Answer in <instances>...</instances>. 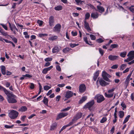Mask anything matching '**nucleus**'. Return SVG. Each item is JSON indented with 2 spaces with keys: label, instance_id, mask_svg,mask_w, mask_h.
Returning <instances> with one entry per match:
<instances>
[{
  "label": "nucleus",
  "instance_id": "obj_1",
  "mask_svg": "<svg viewBox=\"0 0 134 134\" xmlns=\"http://www.w3.org/2000/svg\"><path fill=\"white\" fill-rule=\"evenodd\" d=\"M5 94L7 96V99L9 103H14L17 102V101L15 99L16 98V95L10 93L8 90Z\"/></svg>",
  "mask_w": 134,
  "mask_h": 134
},
{
  "label": "nucleus",
  "instance_id": "obj_2",
  "mask_svg": "<svg viewBox=\"0 0 134 134\" xmlns=\"http://www.w3.org/2000/svg\"><path fill=\"white\" fill-rule=\"evenodd\" d=\"M19 115V113L16 110H11L9 113L8 116L12 119L16 118Z\"/></svg>",
  "mask_w": 134,
  "mask_h": 134
},
{
  "label": "nucleus",
  "instance_id": "obj_3",
  "mask_svg": "<svg viewBox=\"0 0 134 134\" xmlns=\"http://www.w3.org/2000/svg\"><path fill=\"white\" fill-rule=\"evenodd\" d=\"M94 99L96 100L97 102L98 103H101L105 99L103 95L99 94H97L95 96Z\"/></svg>",
  "mask_w": 134,
  "mask_h": 134
},
{
  "label": "nucleus",
  "instance_id": "obj_4",
  "mask_svg": "<svg viewBox=\"0 0 134 134\" xmlns=\"http://www.w3.org/2000/svg\"><path fill=\"white\" fill-rule=\"evenodd\" d=\"M94 104V100H92L91 101L87 103L85 107L86 108H88L91 111L92 110L93 106Z\"/></svg>",
  "mask_w": 134,
  "mask_h": 134
},
{
  "label": "nucleus",
  "instance_id": "obj_5",
  "mask_svg": "<svg viewBox=\"0 0 134 134\" xmlns=\"http://www.w3.org/2000/svg\"><path fill=\"white\" fill-rule=\"evenodd\" d=\"M68 115V113H63L62 112L59 113L57 116L56 120H58L60 119L67 116Z\"/></svg>",
  "mask_w": 134,
  "mask_h": 134
},
{
  "label": "nucleus",
  "instance_id": "obj_6",
  "mask_svg": "<svg viewBox=\"0 0 134 134\" xmlns=\"http://www.w3.org/2000/svg\"><path fill=\"white\" fill-rule=\"evenodd\" d=\"M73 95V92L71 91H68L66 92L65 97L66 99H64V100L65 101L66 100L72 97Z\"/></svg>",
  "mask_w": 134,
  "mask_h": 134
},
{
  "label": "nucleus",
  "instance_id": "obj_7",
  "mask_svg": "<svg viewBox=\"0 0 134 134\" xmlns=\"http://www.w3.org/2000/svg\"><path fill=\"white\" fill-rule=\"evenodd\" d=\"M86 90L85 85L84 84H81L79 86V91L81 93H83Z\"/></svg>",
  "mask_w": 134,
  "mask_h": 134
},
{
  "label": "nucleus",
  "instance_id": "obj_8",
  "mask_svg": "<svg viewBox=\"0 0 134 134\" xmlns=\"http://www.w3.org/2000/svg\"><path fill=\"white\" fill-rule=\"evenodd\" d=\"M82 115V113L81 112L77 113L72 119V121H76L81 118Z\"/></svg>",
  "mask_w": 134,
  "mask_h": 134
},
{
  "label": "nucleus",
  "instance_id": "obj_9",
  "mask_svg": "<svg viewBox=\"0 0 134 134\" xmlns=\"http://www.w3.org/2000/svg\"><path fill=\"white\" fill-rule=\"evenodd\" d=\"M99 82L100 85L102 86H105L109 85V83L104 81L102 79H99Z\"/></svg>",
  "mask_w": 134,
  "mask_h": 134
},
{
  "label": "nucleus",
  "instance_id": "obj_10",
  "mask_svg": "<svg viewBox=\"0 0 134 134\" xmlns=\"http://www.w3.org/2000/svg\"><path fill=\"white\" fill-rule=\"evenodd\" d=\"M58 124L55 122L53 123L50 126V130L53 131L57 127Z\"/></svg>",
  "mask_w": 134,
  "mask_h": 134
},
{
  "label": "nucleus",
  "instance_id": "obj_11",
  "mask_svg": "<svg viewBox=\"0 0 134 134\" xmlns=\"http://www.w3.org/2000/svg\"><path fill=\"white\" fill-rule=\"evenodd\" d=\"M91 116V114L88 115L86 119V120L87 121L88 120H89V122H87V124H91L92 122L94 120V118H92L90 117Z\"/></svg>",
  "mask_w": 134,
  "mask_h": 134
},
{
  "label": "nucleus",
  "instance_id": "obj_12",
  "mask_svg": "<svg viewBox=\"0 0 134 134\" xmlns=\"http://www.w3.org/2000/svg\"><path fill=\"white\" fill-rule=\"evenodd\" d=\"M61 26H55L53 29V31L55 32L59 33L60 31Z\"/></svg>",
  "mask_w": 134,
  "mask_h": 134
},
{
  "label": "nucleus",
  "instance_id": "obj_13",
  "mask_svg": "<svg viewBox=\"0 0 134 134\" xmlns=\"http://www.w3.org/2000/svg\"><path fill=\"white\" fill-rule=\"evenodd\" d=\"M119 56L116 55H110L109 56L108 59L111 61H113L118 59Z\"/></svg>",
  "mask_w": 134,
  "mask_h": 134
},
{
  "label": "nucleus",
  "instance_id": "obj_14",
  "mask_svg": "<svg viewBox=\"0 0 134 134\" xmlns=\"http://www.w3.org/2000/svg\"><path fill=\"white\" fill-rule=\"evenodd\" d=\"M127 56L131 58V59L133 60L134 59V50L130 51L127 55Z\"/></svg>",
  "mask_w": 134,
  "mask_h": 134
},
{
  "label": "nucleus",
  "instance_id": "obj_15",
  "mask_svg": "<svg viewBox=\"0 0 134 134\" xmlns=\"http://www.w3.org/2000/svg\"><path fill=\"white\" fill-rule=\"evenodd\" d=\"M60 51L59 47L57 46H54L52 49V52L53 53H58Z\"/></svg>",
  "mask_w": 134,
  "mask_h": 134
},
{
  "label": "nucleus",
  "instance_id": "obj_16",
  "mask_svg": "<svg viewBox=\"0 0 134 134\" xmlns=\"http://www.w3.org/2000/svg\"><path fill=\"white\" fill-rule=\"evenodd\" d=\"M1 71L3 75H5L6 74V68L4 65H2L0 66Z\"/></svg>",
  "mask_w": 134,
  "mask_h": 134
},
{
  "label": "nucleus",
  "instance_id": "obj_17",
  "mask_svg": "<svg viewBox=\"0 0 134 134\" xmlns=\"http://www.w3.org/2000/svg\"><path fill=\"white\" fill-rule=\"evenodd\" d=\"M99 74V70L95 72H94V76L93 77V79L94 81H96L97 79L98 76Z\"/></svg>",
  "mask_w": 134,
  "mask_h": 134
},
{
  "label": "nucleus",
  "instance_id": "obj_18",
  "mask_svg": "<svg viewBox=\"0 0 134 134\" xmlns=\"http://www.w3.org/2000/svg\"><path fill=\"white\" fill-rule=\"evenodd\" d=\"M99 16L98 13H92L91 14V17L93 19H96Z\"/></svg>",
  "mask_w": 134,
  "mask_h": 134
},
{
  "label": "nucleus",
  "instance_id": "obj_19",
  "mask_svg": "<svg viewBox=\"0 0 134 134\" xmlns=\"http://www.w3.org/2000/svg\"><path fill=\"white\" fill-rule=\"evenodd\" d=\"M54 22V17L53 16H51L49 19V23L50 25H52L53 24Z\"/></svg>",
  "mask_w": 134,
  "mask_h": 134
},
{
  "label": "nucleus",
  "instance_id": "obj_20",
  "mask_svg": "<svg viewBox=\"0 0 134 134\" xmlns=\"http://www.w3.org/2000/svg\"><path fill=\"white\" fill-rule=\"evenodd\" d=\"M97 10L100 13H102L104 11V8L102 6H97Z\"/></svg>",
  "mask_w": 134,
  "mask_h": 134
},
{
  "label": "nucleus",
  "instance_id": "obj_21",
  "mask_svg": "<svg viewBox=\"0 0 134 134\" xmlns=\"http://www.w3.org/2000/svg\"><path fill=\"white\" fill-rule=\"evenodd\" d=\"M27 108L25 106H23L21 107L19 110L18 111H20L21 112H24L27 111Z\"/></svg>",
  "mask_w": 134,
  "mask_h": 134
},
{
  "label": "nucleus",
  "instance_id": "obj_22",
  "mask_svg": "<svg viewBox=\"0 0 134 134\" xmlns=\"http://www.w3.org/2000/svg\"><path fill=\"white\" fill-rule=\"evenodd\" d=\"M0 32L2 35L4 36H8V34L7 32H5L4 30L1 27H0Z\"/></svg>",
  "mask_w": 134,
  "mask_h": 134
},
{
  "label": "nucleus",
  "instance_id": "obj_23",
  "mask_svg": "<svg viewBox=\"0 0 134 134\" xmlns=\"http://www.w3.org/2000/svg\"><path fill=\"white\" fill-rule=\"evenodd\" d=\"M87 96H83L79 101V104H81L83 102H85L87 99Z\"/></svg>",
  "mask_w": 134,
  "mask_h": 134
},
{
  "label": "nucleus",
  "instance_id": "obj_24",
  "mask_svg": "<svg viewBox=\"0 0 134 134\" xmlns=\"http://www.w3.org/2000/svg\"><path fill=\"white\" fill-rule=\"evenodd\" d=\"M71 49L69 47L65 48L63 50V52L64 53H66L70 51L71 50Z\"/></svg>",
  "mask_w": 134,
  "mask_h": 134
},
{
  "label": "nucleus",
  "instance_id": "obj_25",
  "mask_svg": "<svg viewBox=\"0 0 134 134\" xmlns=\"http://www.w3.org/2000/svg\"><path fill=\"white\" fill-rule=\"evenodd\" d=\"M48 99L47 98H46L45 97H44V99L42 100V102L47 107H48Z\"/></svg>",
  "mask_w": 134,
  "mask_h": 134
},
{
  "label": "nucleus",
  "instance_id": "obj_26",
  "mask_svg": "<svg viewBox=\"0 0 134 134\" xmlns=\"http://www.w3.org/2000/svg\"><path fill=\"white\" fill-rule=\"evenodd\" d=\"M114 95V93H112L110 94H108L106 93H105V96L108 98H110L112 97Z\"/></svg>",
  "mask_w": 134,
  "mask_h": 134
},
{
  "label": "nucleus",
  "instance_id": "obj_27",
  "mask_svg": "<svg viewBox=\"0 0 134 134\" xmlns=\"http://www.w3.org/2000/svg\"><path fill=\"white\" fill-rule=\"evenodd\" d=\"M9 26L10 29L12 31H13V30L14 31L15 30L18 31V30L15 26Z\"/></svg>",
  "mask_w": 134,
  "mask_h": 134
},
{
  "label": "nucleus",
  "instance_id": "obj_28",
  "mask_svg": "<svg viewBox=\"0 0 134 134\" xmlns=\"http://www.w3.org/2000/svg\"><path fill=\"white\" fill-rule=\"evenodd\" d=\"M58 38V37L56 36H53L49 37V40H50L52 41H54L55 40H56Z\"/></svg>",
  "mask_w": 134,
  "mask_h": 134
},
{
  "label": "nucleus",
  "instance_id": "obj_29",
  "mask_svg": "<svg viewBox=\"0 0 134 134\" xmlns=\"http://www.w3.org/2000/svg\"><path fill=\"white\" fill-rule=\"evenodd\" d=\"M130 117V115H128L125 118L124 120V121L123 122V124H125L128 121Z\"/></svg>",
  "mask_w": 134,
  "mask_h": 134
},
{
  "label": "nucleus",
  "instance_id": "obj_30",
  "mask_svg": "<svg viewBox=\"0 0 134 134\" xmlns=\"http://www.w3.org/2000/svg\"><path fill=\"white\" fill-rule=\"evenodd\" d=\"M127 52L125 51L121 53L120 54V56L124 58L126 55Z\"/></svg>",
  "mask_w": 134,
  "mask_h": 134
},
{
  "label": "nucleus",
  "instance_id": "obj_31",
  "mask_svg": "<svg viewBox=\"0 0 134 134\" xmlns=\"http://www.w3.org/2000/svg\"><path fill=\"white\" fill-rule=\"evenodd\" d=\"M119 116L120 118H122L124 115V112L122 111H120L119 112Z\"/></svg>",
  "mask_w": 134,
  "mask_h": 134
},
{
  "label": "nucleus",
  "instance_id": "obj_32",
  "mask_svg": "<svg viewBox=\"0 0 134 134\" xmlns=\"http://www.w3.org/2000/svg\"><path fill=\"white\" fill-rule=\"evenodd\" d=\"M119 47V45L117 44H111L110 46V47L112 49L118 48Z\"/></svg>",
  "mask_w": 134,
  "mask_h": 134
},
{
  "label": "nucleus",
  "instance_id": "obj_33",
  "mask_svg": "<svg viewBox=\"0 0 134 134\" xmlns=\"http://www.w3.org/2000/svg\"><path fill=\"white\" fill-rule=\"evenodd\" d=\"M62 6L61 5L55 7L54 9L57 10H60L62 9Z\"/></svg>",
  "mask_w": 134,
  "mask_h": 134
},
{
  "label": "nucleus",
  "instance_id": "obj_34",
  "mask_svg": "<svg viewBox=\"0 0 134 134\" xmlns=\"http://www.w3.org/2000/svg\"><path fill=\"white\" fill-rule=\"evenodd\" d=\"M83 39L84 41L86 43V44L90 45H92V44H90L89 43L87 40V37H83Z\"/></svg>",
  "mask_w": 134,
  "mask_h": 134
},
{
  "label": "nucleus",
  "instance_id": "obj_35",
  "mask_svg": "<svg viewBox=\"0 0 134 134\" xmlns=\"http://www.w3.org/2000/svg\"><path fill=\"white\" fill-rule=\"evenodd\" d=\"M126 66V64H122L120 66V70H123Z\"/></svg>",
  "mask_w": 134,
  "mask_h": 134
},
{
  "label": "nucleus",
  "instance_id": "obj_36",
  "mask_svg": "<svg viewBox=\"0 0 134 134\" xmlns=\"http://www.w3.org/2000/svg\"><path fill=\"white\" fill-rule=\"evenodd\" d=\"M14 126V124H13L11 126H9L6 125H4V127L6 129H12Z\"/></svg>",
  "mask_w": 134,
  "mask_h": 134
},
{
  "label": "nucleus",
  "instance_id": "obj_37",
  "mask_svg": "<svg viewBox=\"0 0 134 134\" xmlns=\"http://www.w3.org/2000/svg\"><path fill=\"white\" fill-rule=\"evenodd\" d=\"M107 119L106 117H104L102 118V119L100 121V122L101 123H103L107 121Z\"/></svg>",
  "mask_w": 134,
  "mask_h": 134
},
{
  "label": "nucleus",
  "instance_id": "obj_38",
  "mask_svg": "<svg viewBox=\"0 0 134 134\" xmlns=\"http://www.w3.org/2000/svg\"><path fill=\"white\" fill-rule=\"evenodd\" d=\"M0 90L3 91L5 93L6 92H7V91L6 88L1 85H0Z\"/></svg>",
  "mask_w": 134,
  "mask_h": 134
},
{
  "label": "nucleus",
  "instance_id": "obj_39",
  "mask_svg": "<svg viewBox=\"0 0 134 134\" xmlns=\"http://www.w3.org/2000/svg\"><path fill=\"white\" fill-rule=\"evenodd\" d=\"M51 88V87L49 86L46 85L44 86L43 88L44 90L47 91Z\"/></svg>",
  "mask_w": 134,
  "mask_h": 134
},
{
  "label": "nucleus",
  "instance_id": "obj_40",
  "mask_svg": "<svg viewBox=\"0 0 134 134\" xmlns=\"http://www.w3.org/2000/svg\"><path fill=\"white\" fill-rule=\"evenodd\" d=\"M85 26V28L87 29V31L89 32H90L91 31V29L90 27L89 26Z\"/></svg>",
  "mask_w": 134,
  "mask_h": 134
},
{
  "label": "nucleus",
  "instance_id": "obj_41",
  "mask_svg": "<svg viewBox=\"0 0 134 134\" xmlns=\"http://www.w3.org/2000/svg\"><path fill=\"white\" fill-rule=\"evenodd\" d=\"M48 34H38V36L40 37H42L44 36H47Z\"/></svg>",
  "mask_w": 134,
  "mask_h": 134
},
{
  "label": "nucleus",
  "instance_id": "obj_42",
  "mask_svg": "<svg viewBox=\"0 0 134 134\" xmlns=\"http://www.w3.org/2000/svg\"><path fill=\"white\" fill-rule=\"evenodd\" d=\"M52 60V58H51L47 57L44 59L45 61L46 62L51 61Z\"/></svg>",
  "mask_w": 134,
  "mask_h": 134
},
{
  "label": "nucleus",
  "instance_id": "obj_43",
  "mask_svg": "<svg viewBox=\"0 0 134 134\" xmlns=\"http://www.w3.org/2000/svg\"><path fill=\"white\" fill-rule=\"evenodd\" d=\"M90 14L89 13H87L85 15V19H88L90 17Z\"/></svg>",
  "mask_w": 134,
  "mask_h": 134
},
{
  "label": "nucleus",
  "instance_id": "obj_44",
  "mask_svg": "<svg viewBox=\"0 0 134 134\" xmlns=\"http://www.w3.org/2000/svg\"><path fill=\"white\" fill-rule=\"evenodd\" d=\"M99 52L101 56H103L104 54L103 51L101 48H99L98 49Z\"/></svg>",
  "mask_w": 134,
  "mask_h": 134
},
{
  "label": "nucleus",
  "instance_id": "obj_45",
  "mask_svg": "<svg viewBox=\"0 0 134 134\" xmlns=\"http://www.w3.org/2000/svg\"><path fill=\"white\" fill-rule=\"evenodd\" d=\"M70 107H67V108L64 109H63L61 110V111H68L69 110V109L71 108Z\"/></svg>",
  "mask_w": 134,
  "mask_h": 134
},
{
  "label": "nucleus",
  "instance_id": "obj_46",
  "mask_svg": "<svg viewBox=\"0 0 134 134\" xmlns=\"http://www.w3.org/2000/svg\"><path fill=\"white\" fill-rule=\"evenodd\" d=\"M132 60L131 59V58L130 57H128L126 59L124 60V62H128Z\"/></svg>",
  "mask_w": 134,
  "mask_h": 134
},
{
  "label": "nucleus",
  "instance_id": "obj_47",
  "mask_svg": "<svg viewBox=\"0 0 134 134\" xmlns=\"http://www.w3.org/2000/svg\"><path fill=\"white\" fill-rule=\"evenodd\" d=\"M96 41L98 43H101L103 42L104 41L101 38H99L97 39L96 40Z\"/></svg>",
  "mask_w": 134,
  "mask_h": 134
},
{
  "label": "nucleus",
  "instance_id": "obj_48",
  "mask_svg": "<svg viewBox=\"0 0 134 134\" xmlns=\"http://www.w3.org/2000/svg\"><path fill=\"white\" fill-rule=\"evenodd\" d=\"M8 36H9L11 38H12V40L15 43H17L18 40H17V39L15 37L12 38V37L9 36V35H8Z\"/></svg>",
  "mask_w": 134,
  "mask_h": 134
},
{
  "label": "nucleus",
  "instance_id": "obj_49",
  "mask_svg": "<svg viewBox=\"0 0 134 134\" xmlns=\"http://www.w3.org/2000/svg\"><path fill=\"white\" fill-rule=\"evenodd\" d=\"M103 77L107 76L108 74L105 71H103L102 73Z\"/></svg>",
  "mask_w": 134,
  "mask_h": 134
},
{
  "label": "nucleus",
  "instance_id": "obj_50",
  "mask_svg": "<svg viewBox=\"0 0 134 134\" xmlns=\"http://www.w3.org/2000/svg\"><path fill=\"white\" fill-rule=\"evenodd\" d=\"M90 37L91 38V40H94L96 39V36L93 35H90Z\"/></svg>",
  "mask_w": 134,
  "mask_h": 134
},
{
  "label": "nucleus",
  "instance_id": "obj_51",
  "mask_svg": "<svg viewBox=\"0 0 134 134\" xmlns=\"http://www.w3.org/2000/svg\"><path fill=\"white\" fill-rule=\"evenodd\" d=\"M24 34L25 36V37L26 38H29L30 37V36L28 35V33L27 32H24Z\"/></svg>",
  "mask_w": 134,
  "mask_h": 134
},
{
  "label": "nucleus",
  "instance_id": "obj_52",
  "mask_svg": "<svg viewBox=\"0 0 134 134\" xmlns=\"http://www.w3.org/2000/svg\"><path fill=\"white\" fill-rule=\"evenodd\" d=\"M56 68L57 70L59 71H61V69L60 66L59 65H57L56 66Z\"/></svg>",
  "mask_w": 134,
  "mask_h": 134
},
{
  "label": "nucleus",
  "instance_id": "obj_53",
  "mask_svg": "<svg viewBox=\"0 0 134 134\" xmlns=\"http://www.w3.org/2000/svg\"><path fill=\"white\" fill-rule=\"evenodd\" d=\"M30 88L31 89H33L35 88V85L33 83H30Z\"/></svg>",
  "mask_w": 134,
  "mask_h": 134
},
{
  "label": "nucleus",
  "instance_id": "obj_54",
  "mask_svg": "<svg viewBox=\"0 0 134 134\" xmlns=\"http://www.w3.org/2000/svg\"><path fill=\"white\" fill-rule=\"evenodd\" d=\"M37 23L39 25H42L43 24V22L42 20H38L37 21Z\"/></svg>",
  "mask_w": 134,
  "mask_h": 134
},
{
  "label": "nucleus",
  "instance_id": "obj_55",
  "mask_svg": "<svg viewBox=\"0 0 134 134\" xmlns=\"http://www.w3.org/2000/svg\"><path fill=\"white\" fill-rule=\"evenodd\" d=\"M78 44H75L70 43V47L72 48H74L76 46H77Z\"/></svg>",
  "mask_w": 134,
  "mask_h": 134
},
{
  "label": "nucleus",
  "instance_id": "obj_56",
  "mask_svg": "<svg viewBox=\"0 0 134 134\" xmlns=\"http://www.w3.org/2000/svg\"><path fill=\"white\" fill-rule=\"evenodd\" d=\"M48 71L47 69L45 68L43 69L42 72L43 74H46L47 73Z\"/></svg>",
  "mask_w": 134,
  "mask_h": 134
},
{
  "label": "nucleus",
  "instance_id": "obj_57",
  "mask_svg": "<svg viewBox=\"0 0 134 134\" xmlns=\"http://www.w3.org/2000/svg\"><path fill=\"white\" fill-rule=\"evenodd\" d=\"M121 105L122 107L124 108H126V104L124 103L123 102H122L121 104Z\"/></svg>",
  "mask_w": 134,
  "mask_h": 134
},
{
  "label": "nucleus",
  "instance_id": "obj_58",
  "mask_svg": "<svg viewBox=\"0 0 134 134\" xmlns=\"http://www.w3.org/2000/svg\"><path fill=\"white\" fill-rule=\"evenodd\" d=\"M103 78L105 81L109 82L110 81L109 79L107 77V76H104Z\"/></svg>",
  "mask_w": 134,
  "mask_h": 134
},
{
  "label": "nucleus",
  "instance_id": "obj_59",
  "mask_svg": "<svg viewBox=\"0 0 134 134\" xmlns=\"http://www.w3.org/2000/svg\"><path fill=\"white\" fill-rule=\"evenodd\" d=\"M71 34L73 36H75L77 35V33L76 31L74 32L73 31H72L71 32Z\"/></svg>",
  "mask_w": 134,
  "mask_h": 134
},
{
  "label": "nucleus",
  "instance_id": "obj_60",
  "mask_svg": "<svg viewBox=\"0 0 134 134\" xmlns=\"http://www.w3.org/2000/svg\"><path fill=\"white\" fill-rule=\"evenodd\" d=\"M23 76L29 78H30L32 77V75L27 74H26L25 75H23Z\"/></svg>",
  "mask_w": 134,
  "mask_h": 134
},
{
  "label": "nucleus",
  "instance_id": "obj_61",
  "mask_svg": "<svg viewBox=\"0 0 134 134\" xmlns=\"http://www.w3.org/2000/svg\"><path fill=\"white\" fill-rule=\"evenodd\" d=\"M26 117V116L24 115L21 117V120L23 122H24L25 121V119Z\"/></svg>",
  "mask_w": 134,
  "mask_h": 134
},
{
  "label": "nucleus",
  "instance_id": "obj_62",
  "mask_svg": "<svg viewBox=\"0 0 134 134\" xmlns=\"http://www.w3.org/2000/svg\"><path fill=\"white\" fill-rule=\"evenodd\" d=\"M118 65H114L112 66L111 68L112 69H116L118 68Z\"/></svg>",
  "mask_w": 134,
  "mask_h": 134
},
{
  "label": "nucleus",
  "instance_id": "obj_63",
  "mask_svg": "<svg viewBox=\"0 0 134 134\" xmlns=\"http://www.w3.org/2000/svg\"><path fill=\"white\" fill-rule=\"evenodd\" d=\"M75 121H72H72L70 122L68 124L66 125V126L68 127L72 125L74 123V122Z\"/></svg>",
  "mask_w": 134,
  "mask_h": 134
},
{
  "label": "nucleus",
  "instance_id": "obj_64",
  "mask_svg": "<svg viewBox=\"0 0 134 134\" xmlns=\"http://www.w3.org/2000/svg\"><path fill=\"white\" fill-rule=\"evenodd\" d=\"M115 88H113L109 90L108 91V92L109 93H110L113 92L115 90Z\"/></svg>",
  "mask_w": 134,
  "mask_h": 134
}]
</instances>
